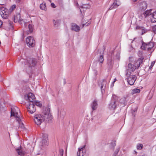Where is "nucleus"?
I'll list each match as a JSON object with an SVG mask.
<instances>
[{
    "instance_id": "f257e3e1",
    "label": "nucleus",
    "mask_w": 156,
    "mask_h": 156,
    "mask_svg": "<svg viewBox=\"0 0 156 156\" xmlns=\"http://www.w3.org/2000/svg\"><path fill=\"white\" fill-rule=\"evenodd\" d=\"M18 62L20 64L21 63L22 66L23 64L25 65V67H34L37 63V60L33 58H28L27 60L23 59H21Z\"/></svg>"
},
{
    "instance_id": "f03ea898",
    "label": "nucleus",
    "mask_w": 156,
    "mask_h": 156,
    "mask_svg": "<svg viewBox=\"0 0 156 156\" xmlns=\"http://www.w3.org/2000/svg\"><path fill=\"white\" fill-rule=\"evenodd\" d=\"M118 101V97L115 95H113L111 101L108 105V108L111 110L115 109L119 105Z\"/></svg>"
},
{
    "instance_id": "7ed1b4c3",
    "label": "nucleus",
    "mask_w": 156,
    "mask_h": 156,
    "mask_svg": "<svg viewBox=\"0 0 156 156\" xmlns=\"http://www.w3.org/2000/svg\"><path fill=\"white\" fill-rule=\"evenodd\" d=\"M11 115L16 118V120L19 122L20 118H22L20 116V112L19 108L16 106H15L11 108Z\"/></svg>"
},
{
    "instance_id": "20e7f679",
    "label": "nucleus",
    "mask_w": 156,
    "mask_h": 156,
    "mask_svg": "<svg viewBox=\"0 0 156 156\" xmlns=\"http://www.w3.org/2000/svg\"><path fill=\"white\" fill-rule=\"evenodd\" d=\"M34 120L35 123L37 125H40L44 120L43 115L40 114L35 115L34 117Z\"/></svg>"
},
{
    "instance_id": "39448f33",
    "label": "nucleus",
    "mask_w": 156,
    "mask_h": 156,
    "mask_svg": "<svg viewBox=\"0 0 156 156\" xmlns=\"http://www.w3.org/2000/svg\"><path fill=\"white\" fill-rule=\"evenodd\" d=\"M130 72H126V75L127 76V81L130 85H133L136 80V77L135 75H131Z\"/></svg>"
},
{
    "instance_id": "423d86ee",
    "label": "nucleus",
    "mask_w": 156,
    "mask_h": 156,
    "mask_svg": "<svg viewBox=\"0 0 156 156\" xmlns=\"http://www.w3.org/2000/svg\"><path fill=\"white\" fill-rule=\"evenodd\" d=\"M0 10V13L2 17L4 19H8L10 14L9 10L4 7L1 8Z\"/></svg>"
},
{
    "instance_id": "0eeeda50",
    "label": "nucleus",
    "mask_w": 156,
    "mask_h": 156,
    "mask_svg": "<svg viewBox=\"0 0 156 156\" xmlns=\"http://www.w3.org/2000/svg\"><path fill=\"white\" fill-rule=\"evenodd\" d=\"M26 42L27 45L30 47H34L35 45V41L33 37L32 36H30L27 37Z\"/></svg>"
},
{
    "instance_id": "6e6552de",
    "label": "nucleus",
    "mask_w": 156,
    "mask_h": 156,
    "mask_svg": "<svg viewBox=\"0 0 156 156\" xmlns=\"http://www.w3.org/2000/svg\"><path fill=\"white\" fill-rule=\"evenodd\" d=\"M85 145L80 147L78 149L77 152V156H84L86 152Z\"/></svg>"
},
{
    "instance_id": "1a4fd4ad",
    "label": "nucleus",
    "mask_w": 156,
    "mask_h": 156,
    "mask_svg": "<svg viewBox=\"0 0 156 156\" xmlns=\"http://www.w3.org/2000/svg\"><path fill=\"white\" fill-rule=\"evenodd\" d=\"M154 46V43L152 42H150L148 44L143 43L141 46V48L144 50L149 51L153 48Z\"/></svg>"
},
{
    "instance_id": "9d476101",
    "label": "nucleus",
    "mask_w": 156,
    "mask_h": 156,
    "mask_svg": "<svg viewBox=\"0 0 156 156\" xmlns=\"http://www.w3.org/2000/svg\"><path fill=\"white\" fill-rule=\"evenodd\" d=\"M27 108L28 111L31 114L34 113L36 110L34 102H29L28 106H27Z\"/></svg>"
},
{
    "instance_id": "9b49d317",
    "label": "nucleus",
    "mask_w": 156,
    "mask_h": 156,
    "mask_svg": "<svg viewBox=\"0 0 156 156\" xmlns=\"http://www.w3.org/2000/svg\"><path fill=\"white\" fill-rule=\"evenodd\" d=\"M24 98L27 101H29V102H34L33 101L34 100L35 97L33 93H29L25 95Z\"/></svg>"
},
{
    "instance_id": "f8f14e48",
    "label": "nucleus",
    "mask_w": 156,
    "mask_h": 156,
    "mask_svg": "<svg viewBox=\"0 0 156 156\" xmlns=\"http://www.w3.org/2000/svg\"><path fill=\"white\" fill-rule=\"evenodd\" d=\"M144 59V57L143 56H141L135 61L134 65L136 66L137 69L138 68L142 63Z\"/></svg>"
},
{
    "instance_id": "ddd939ff",
    "label": "nucleus",
    "mask_w": 156,
    "mask_h": 156,
    "mask_svg": "<svg viewBox=\"0 0 156 156\" xmlns=\"http://www.w3.org/2000/svg\"><path fill=\"white\" fill-rule=\"evenodd\" d=\"M121 5V2L119 0H115L112 5L109 8V10L115 9Z\"/></svg>"
},
{
    "instance_id": "4468645a",
    "label": "nucleus",
    "mask_w": 156,
    "mask_h": 156,
    "mask_svg": "<svg viewBox=\"0 0 156 156\" xmlns=\"http://www.w3.org/2000/svg\"><path fill=\"white\" fill-rule=\"evenodd\" d=\"M147 4L145 2H141L140 3L138 8L140 10L144 11L147 8Z\"/></svg>"
},
{
    "instance_id": "2eb2a0df",
    "label": "nucleus",
    "mask_w": 156,
    "mask_h": 156,
    "mask_svg": "<svg viewBox=\"0 0 156 156\" xmlns=\"http://www.w3.org/2000/svg\"><path fill=\"white\" fill-rule=\"evenodd\" d=\"M118 102L119 105L121 104H123V105H125L126 102L129 100L128 97V96L124 97L120 99L119 98Z\"/></svg>"
},
{
    "instance_id": "dca6fc26",
    "label": "nucleus",
    "mask_w": 156,
    "mask_h": 156,
    "mask_svg": "<svg viewBox=\"0 0 156 156\" xmlns=\"http://www.w3.org/2000/svg\"><path fill=\"white\" fill-rule=\"evenodd\" d=\"M136 29L139 30L138 31L139 33L141 35H143L144 33H146L148 31L144 27H140L139 26H137L136 27Z\"/></svg>"
},
{
    "instance_id": "f3484780",
    "label": "nucleus",
    "mask_w": 156,
    "mask_h": 156,
    "mask_svg": "<svg viewBox=\"0 0 156 156\" xmlns=\"http://www.w3.org/2000/svg\"><path fill=\"white\" fill-rule=\"evenodd\" d=\"M137 68L134 64L129 63L128 66V69H127L126 72L128 71L133 72Z\"/></svg>"
},
{
    "instance_id": "a211bd4d",
    "label": "nucleus",
    "mask_w": 156,
    "mask_h": 156,
    "mask_svg": "<svg viewBox=\"0 0 156 156\" xmlns=\"http://www.w3.org/2000/svg\"><path fill=\"white\" fill-rule=\"evenodd\" d=\"M27 25L28 26V30L27 29L26 33L28 34L31 33L33 31L34 29V26L32 24L29 23H27Z\"/></svg>"
},
{
    "instance_id": "6ab92c4d",
    "label": "nucleus",
    "mask_w": 156,
    "mask_h": 156,
    "mask_svg": "<svg viewBox=\"0 0 156 156\" xmlns=\"http://www.w3.org/2000/svg\"><path fill=\"white\" fill-rule=\"evenodd\" d=\"M48 136L47 134H45L43 135V139L42 140V143L43 145H48Z\"/></svg>"
},
{
    "instance_id": "aec40b11",
    "label": "nucleus",
    "mask_w": 156,
    "mask_h": 156,
    "mask_svg": "<svg viewBox=\"0 0 156 156\" xmlns=\"http://www.w3.org/2000/svg\"><path fill=\"white\" fill-rule=\"evenodd\" d=\"M98 106V102L97 100H94L91 103L90 106L93 110L96 109Z\"/></svg>"
},
{
    "instance_id": "412c9836",
    "label": "nucleus",
    "mask_w": 156,
    "mask_h": 156,
    "mask_svg": "<svg viewBox=\"0 0 156 156\" xmlns=\"http://www.w3.org/2000/svg\"><path fill=\"white\" fill-rule=\"evenodd\" d=\"M43 115L44 117V120H48V119H50L51 118V115L50 112L48 110L44 113Z\"/></svg>"
},
{
    "instance_id": "4be33fe9",
    "label": "nucleus",
    "mask_w": 156,
    "mask_h": 156,
    "mask_svg": "<svg viewBox=\"0 0 156 156\" xmlns=\"http://www.w3.org/2000/svg\"><path fill=\"white\" fill-rule=\"evenodd\" d=\"M72 30L77 32L80 30V27L75 24H73L71 26Z\"/></svg>"
},
{
    "instance_id": "5701e85b",
    "label": "nucleus",
    "mask_w": 156,
    "mask_h": 156,
    "mask_svg": "<svg viewBox=\"0 0 156 156\" xmlns=\"http://www.w3.org/2000/svg\"><path fill=\"white\" fill-rule=\"evenodd\" d=\"M90 6L88 4H84L80 7V11L82 13V12L85 11V10L87 8H89Z\"/></svg>"
},
{
    "instance_id": "b1692460",
    "label": "nucleus",
    "mask_w": 156,
    "mask_h": 156,
    "mask_svg": "<svg viewBox=\"0 0 156 156\" xmlns=\"http://www.w3.org/2000/svg\"><path fill=\"white\" fill-rule=\"evenodd\" d=\"M20 121L19 120V122L18 120H16L19 125V128H20L22 130H24L25 129V128L23 122L21 121L22 117L20 118Z\"/></svg>"
},
{
    "instance_id": "393cba45",
    "label": "nucleus",
    "mask_w": 156,
    "mask_h": 156,
    "mask_svg": "<svg viewBox=\"0 0 156 156\" xmlns=\"http://www.w3.org/2000/svg\"><path fill=\"white\" fill-rule=\"evenodd\" d=\"M16 151L19 155H23L25 153V151L23 150L21 147L17 149Z\"/></svg>"
},
{
    "instance_id": "a878e982",
    "label": "nucleus",
    "mask_w": 156,
    "mask_h": 156,
    "mask_svg": "<svg viewBox=\"0 0 156 156\" xmlns=\"http://www.w3.org/2000/svg\"><path fill=\"white\" fill-rule=\"evenodd\" d=\"M107 84V81L105 80H103L101 83L100 84V86L101 89V90H104L105 88L106 85Z\"/></svg>"
},
{
    "instance_id": "bb28decb",
    "label": "nucleus",
    "mask_w": 156,
    "mask_h": 156,
    "mask_svg": "<svg viewBox=\"0 0 156 156\" xmlns=\"http://www.w3.org/2000/svg\"><path fill=\"white\" fill-rule=\"evenodd\" d=\"M151 20L152 23L156 22V11L151 14Z\"/></svg>"
},
{
    "instance_id": "cd10ccee",
    "label": "nucleus",
    "mask_w": 156,
    "mask_h": 156,
    "mask_svg": "<svg viewBox=\"0 0 156 156\" xmlns=\"http://www.w3.org/2000/svg\"><path fill=\"white\" fill-rule=\"evenodd\" d=\"M151 10H147L143 13V15L145 17H146L149 16L150 15H151Z\"/></svg>"
},
{
    "instance_id": "c85d7f7f",
    "label": "nucleus",
    "mask_w": 156,
    "mask_h": 156,
    "mask_svg": "<svg viewBox=\"0 0 156 156\" xmlns=\"http://www.w3.org/2000/svg\"><path fill=\"white\" fill-rule=\"evenodd\" d=\"M140 89L137 88H135L132 90L131 92V94H134L136 93H139L140 92Z\"/></svg>"
},
{
    "instance_id": "c756f323",
    "label": "nucleus",
    "mask_w": 156,
    "mask_h": 156,
    "mask_svg": "<svg viewBox=\"0 0 156 156\" xmlns=\"http://www.w3.org/2000/svg\"><path fill=\"white\" fill-rule=\"evenodd\" d=\"M40 8L42 10H46V8L45 3H43L41 4L40 5Z\"/></svg>"
},
{
    "instance_id": "7c9ffc66",
    "label": "nucleus",
    "mask_w": 156,
    "mask_h": 156,
    "mask_svg": "<svg viewBox=\"0 0 156 156\" xmlns=\"http://www.w3.org/2000/svg\"><path fill=\"white\" fill-rule=\"evenodd\" d=\"M143 147V145L142 144H137L136 147L138 150H141Z\"/></svg>"
},
{
    "instance_id": "2f4dec72",
    "label": "nucleus",
    "mask_w": 156,
    "mask_h": 156,
    "mask_svg": "<svg viewBox=\"0 0 156 156\" xmlns=\"http://www.w3.org/2000/svg\"><path fill=\"white\" fill-rule=\"evenodd\" d=\"M34 105H35L36 106L39 107H41L42 106V103L40 101H35L34 102Z\"/></svg>"
},
{
    "instance_id": "473e14b6",
    "label": "nucleus",
    "mask_w": 156,
    "mask_h": 156,
    "mask_svg": "<svg viewBox=\"0 0 156 156\" xmlns=\"http://www.w3.org/2000/svg\"><path fill=\"white\" fill-rule=\"evenodd\" d=\"M16 5H13L10 7L9 10L10 13L16 8Z\"/></svg>"
},
{
    "instance_id": "72a5a7b5",
    "label": "nucleus",
    "mask_w": 156,
    "mask_h": 156,
    "mask_svg": "<svg viewBox=\"0 0 156 156\" xmlns=\"http://www.w3.org/2000/svg\"><path fill=\"white\" fill-rule=\"evenodd\" d=\"M60 21L59 20H53V24L55 26H58L60 23Z\"/></svg>"
},
{
    "instance_id": "f704fd0d",
    "label": "nucleus",
    "mask_w": 156,
    "mask_h": 156,
    "mask_svg": "<svg viewBox=\"0 0 156 156\" xmlns=\"http://www.w3.org/2000/svg\"><path fill=\"white\" fill-rule=\"evenodd\" d=\"M20 17V16L19 15H18V16H15L14 18V22L16 23L18 21H19L20 20V19H18V18H19Z\"/></svg>"
},
{
    "instance_id": "c9c22d12",
    "label": "nucleus",
    "mask_w": 156,
    "mask_h": 156,
    "mask_svg": "<svg viewBox=\"0 0 156 156\" xmlns=\"http://www.w3.org/2000/svg\"><path fill=\"white\" fill-rule=\"evenodd\" d=\"M99 61L101 63H102L104 61L103 56L102 55H101L99 58Z\"/></svg>"
},
{
    "instance_id": "e433bc0d",
    "label": "nucleus",
    "mask_w": 156,
    "mask_h": 156,
    "mask_svg": "<svg viewBox=\"0 0 156 156\" xmlns=\"http://www.w3.org/2000/svg\"><path fill=\"white\" fill-rule=\"evenodd\" d=\"M64 150L63 149H60L58 156H63V154Z\"/></svg>"
},
{
    "instance_id": "4c0bfd02",
    "label": "nucleus",
    "mask_w": 156,
    "mask_h": 156,
    "mask_svg": "<svg viewBox=\"0 0 156 156\" xmlns=\"http://www.w3.org/2000/svg\"><path fill=\"white\" fill-rule=\"evenodd\" d=\"M155 63V62L154 61L153 62H151V65L150 66L149 69H151L152 67L153 66Z\"/></svg>"
},
{
    "instance_id": "58836bf2",
    "label": "nucleus",
    "mask_w": 156,
    "mask_h": 156,
    "mask_svg": "<svg viewBox=\"0 0 156 156\" xmlns=\"http://www.w3.org/2000/svg\"><path fill=\"white\" fill-rule=\"evenodd\" d=\"M152 29L154 32L156 34V25L153 27Z\"/></svg>"
},
{
    "instance_id": "ea45409f",
    "label": "nucleus",
    "mask_w": 156,
    "mask_h": 156,
    "mask_svg": "<svg viewBox=\"0 0 156 156\" xmlns=\"http://www.w3.org/2000/svg\"><path fill=\"white\" fill-rule=\"evenodd\" d=\"M51 5L53 8H55L56 7L55 4L53 3H51Z\"/></svg>"
},
{
    "instance_id": "a19ab883",
    "label": "nucleus",
    "mask_w": 156,
    "mask_h": 156,
    "mask_svg": "<svg viewBox=\"0 0 156 156\" xmlns=\"http://www.w3.org/2000/svg\"><path fill=\"white\" fill-rule=\"evenodd\" d=\"M120 55V54L119 53H118L116 55V56L117 58L118 59H119V58Z\"/></svg>"
},
{
    "instance_id": "79ce46f5",
    "label": "nucleus",
    "mask_w": 156,
    "mask_h": 156,
    "mask_svg": "<svg viewBox=\"0 0 156 156\" xmlns=\"http://www.w3.org/2000/svg\"><path fill=\"white\" fill-rule=\"evenodd\" d=\"M2 24V22L0 20V28H1Z\"/></svg>"
},
{
    "instance_id": "37998d69",
    "label": "nucleus",
    "mask_w": 156,
    "mask_h": 156,
    "mask_svg": "<svg viewBox=\"0 0 156 156\" xmlns=\"http://www.w3.org/2000/svg\"><path fill=\"white\" fill-rule=\"evenodd\" d=\"M137 152L135 150H134L133 152V153L135 154H137Z\"/></svg>"
},
{
    "instance_id": "c03bdc74",
    "label": "nucleus",
    "mask_w": 156,
    "mask_h": 156,
    "mask_svg": "<svg viewBox=\"0 0 156 156\" xmlns=\"http://www.w3.org/2000/svg\"><path fill=\"white\" fill-rule=\"evenodd\" d=\"M116 78H115L114 79V81L113 82V83H114L116 81Z\"/></svg>"
},
{
    "instance_id": "a18cd8bd",
    "label": "nucleus",
    "mask_w": 156,
    "mask_h": 156,
    "mask_svg": "<svg viewBox=\"0 0 156 156\" xmlns=\"http://www.w3.org/2000/svg\"><path fill=\"white\" fill-rule=\"evenodd\" d=\"M114 83H113V82H112V84L111 85V87H113L114 86Z\"/></svg>"
},
{
    "instance_id": "49530a36",
    "label": "nucleus",
    "mask_w": 156,
    "mask_h": 156,
    "mask_svg": "<svg viewBox=\"0 0 156 156\" xmlns=\"http://www.w3.org/2000/svg\"><path fill=\"white\" fill-rule=\"evenodd\" d=\"M133 1L135 2L137 0H132Z\"/></svg>"
},
{
    "instance_id": "de8ad7c7",
    "label": "nucleus",
    "mask_w": 156,
    "mask_h": 156,
    "mask_svg": "<svg viewBox=\"0 0 156 156\" xmlns=\"http://www.w3.org/2000/svg\"><path fill=\"white\" fill-rule=\"evenodd\" d=\"M1 44V42L0 41V44Z\"/></svg>"
},
{
    "instance_id": "09e8293b",
    "label": "nucleus",
    "mask_w": 156,
    "mask_h": 156,
    "mask_svg": "<svg viewBox=\"0 0 156 156\" xmlns=\"http://www.w3.org/2000/svg\"><path fill=\"white\" fill-rule=\"evenodd\" d=\"M114 144H115V143Z\"/></svg>"
},
{
    "instance_id": "8fccbe9b",
    "label": "nucleus",
    "mask_w": 156,
    "mask_h": 156,
    "mask_svg": "<svg viewBox=\"0 0 156 156\" xmlns=\"http://www.w3.org/2000/svg\"><path fill=\"white\" fill-rule=\"evenodd\" d=\"M83 24L84 25H86V24Z\"/></svg>"
}]
</instances>
